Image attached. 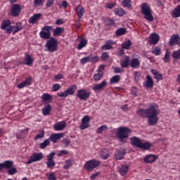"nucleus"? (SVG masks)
I'll return each instance as SVG.
<instances>
[{"instance_id": "obj_1", "label": "nucleus", "mask_w": 180, "mask_h": 180, "mask_svg": "<svg viewBox=\"0 0 180 180\" xmlns=\"http://www.w3.org/2000/svg\"><path fill=\"white\" fill-rule=\"evenodd\" d=\"M136 113L142 118H148V124L155 126L158 122V105L155 103H152L147 109L139 108Z\"/></svg>"}, {"instance_id": "obj_2", "label": "nucleus", "mask_w": 180, "mask_h": 180, "mask_svg": "<svg viewBox=\"0 0 180 180\" xmlns=\"http://www.w3.org/2000/svg\"><path fill=\"white\" fill-rule=\"evenodd\" d=\"M132 130L127 127H121L117 129L116 136L118 138V141L120 143H126L128 141V138Z\"/></svg>"}, {"instance_id": "obj_3", "label": "nucleus", "mask_w": 180, "mask_h": 180, "mask_svg": "<svg viewBox=\"0 0 180 180\" xmlns=\"http://www.w3.org/2000/svg\"><path fill=\"white\" fill-rule=\"evenodd\" d=\"M141 11L143 14V18L148 20V22H153L154 20L151 8L147 3L142 4Z\"/></svg>"}, {"instance_id": "obj_4", "label": "nucleus", "mask_w": 180, "mask_h": 180, "mask_svg": "<svg viewBox=\"0 0 180 180\" xmlns=\"http://www.w3.org/2000/svg\"><path fill=\"white\" fill-rule=\"evenodd\" d=\"M101 165V162L98 160L93 159L87 161L84 164V169L88 172H91L94 169Z\"/></svg>"}, {"instance_id": "obj_5", "label": "nucleus", "mask_w": 180, "mask_h": 180, "mask_svg": "<svg viewBox=\"0 0 180 180\" xmlns=\"http://www.w3.org/2000/svg\"><path fill=\"white\" fill-rule=\"evenodd\" d=\"M52 30L53 27L51 26H44L39 33L40 37L43 39H50L51 36Z\"/></svg>"}, {"instance_id": "obj_6", "label": "nucleus", "mask_w": 180, "mask_h": 180, "mask_svg": "<svg viewBox=\"0 0 180 180\" xmlns=\"http://www.w3.org/2000/svg\"><path fill=\"white\" fill-rule=\"evenodd\" d=\"M46 48L48 49L49 51L53 53L58 49V42L57 41L53 38H51L50 40H49L46 44Z\"/></svg>"}, {"instance_id": "obj_7", "label": "nucleus", "mask_w": 180, "mask_h": 180, "mask_svg": "<svg viewBox=\"0 0 180 180\" xmlns=\"http://www.w3.org/2000/svg\"><path fill=\"white\" fill-rule=\"evenodd\" d=\"M77 89V86L76 85H72L70 86L67 91L58 93L57 95L60 98H66L68 96V95L72 96L75 94Z\"/></svg>"}, {"instance_id": "obj_8", "label": "nucleus", "mask_w": 180, "mask_h": 180, "mask_svg": "<svg viewBox=\"0 0 180 180\" xmlns=\"http://www.w3.org/2000/svg\"><path fill=\"white\" fill-rule=\"evenodd\" d=\"M91 93L86 89H80L77 91V96L82 101H86L91 96Z\"/></svg>"}, {"instance_id": "obj_9", "label": "nucleus", "mask_w": 180, "mask_h": 180, "mask_svg": "<svg viewBox=\"0 0 180 180\" xmlns=\"http://www.w3.org/2000/svg\"><path fill=\"white\" fill-rule=\"evenodd\" d=\"M56 155L55 152L51 153L49 155L46 156L47 162H46V167L49 169H53L56 166V162L53 160V157Z\"/></svg>"}, {"instance_id": "obj_10", "label": "nucleus", "mask_w": 180, "mask_h": 180, "mask_svg": "<svg viewBox=\"0 0 180 180\" xmlns=\"http://www.w3.org/2000/svg\"><path fill=\"white\" fill-rule=\"evenodd\" d=\"M22 30V23L18 22L15 26H10L6 30L7 34H11L13 32V34H15V33L18 32L19 31Z\"/></svg>"}, {"instance_id": "obj_11", "label": "nucleus", "mask_w": 180, "mask_h": 180, "mask_svg": "<svg viewBox=\"0 0 180 180\" xmlns=\"http://www.w3.org/2000/svg\"><path fill=\"white\" fill-rule=\"evenodd\" d=\"M42 158L43 154L41 153H34L32 155L30 156L26 164L30 165L34 162L39 161L42 159Z\"/></svg>"}, {"instance_id": "obj_12", "label": "nucleus", "mask_w": 180, "mask_h": 180, "mask_svg": "<svg viewBox=\"0 0 180 180\" xmlns=\"http://www.w3.org/2000/svg\"><path fill=\"white\" fill-rule=\"evenodd\" d=\"M21 11V7L19 4H13L11 6L10 13L13 18H16L20 15Z\"/></svg>"}, {"instance_id": "obj_13", "label": "nucleus", "mask_w": 180, "mask_h": 180, "mask_svg": "<svg viewBox=\"0 0 180 180\" xmlns=\"http://www.w3.org/2000/svg\"><path fill=\"white\" fill-rule=\"evenodd\" d=\"M116 44V41H113V40H107L105 42V45H103L102 47H101V50L103 51H108V50H112L113 49V45H115Z\"/></svg>"}, {"instance_id": "obj_14", "label": "nucleus", "mask_w": 180, "mask_h": 180, "mask_svg": "<svg viewBox=\"0 0 180 180\" xmlns=\"http://www.w3.org/2000/svg\"><path fill=\"white\" fill-rule=\"evenodd\" d=\"M160 40V36L156 33H153L149 35V40H148V43L152 45H156Z\"/></svg>"}, {"instance_id": "obj_15", "label": "nucleus", "mask_w": 180, "mask_h": 180, "mask_svg": "<svg viewBox=\"0 0 180 180\" xmlns=\"http://www.w3.org/2000/svg\"><path fill=\"white\" fill-rule=\"evenodd\" d=\"M180 43V37L179 34H173L172 37H170V40L169 41V45L170 46H174V44H179Z\"/></svg>"}, {"instance_id": "obj_16", "label": "nucleus", "mask_w": 180, "mask_h": 180, "mask_svg": "<svg viewBox=\"0 0 180 180\" xmlns=\"http://www.w3.org/2000/svg\"><path fill=\"white\" fill-rule=\"evenodd\" d=\"M107 85V82L104 80L100 84H95L93 90L96 92L102 91Z\"/></svg>"}, {"instance_id": "obj_17", "label": "nucleus", "mask_w": 180, "mask_h": 180, "mask_svg": "<svg viewBox=\"0 0 180 180\" xmlns=\"http://www.w3.org/2000/svg\"><path fill=\"white\" fill-rule=\"evenodd\" d=\"M154 86V82L150 75L146 76V82L143 83V87L146 89L153 88Z\"/></svg>"}, {"instance_id": "obj_18", "label": "nucleus", "mask_w": 180, "mask_h": 180, "mask_svg": "<svg viewBox=\"0 0 180 180\" xmlns=\"http://www.w3.org/2000/svg\"><path fill=\"white\" fill-rule=\"evenodd\" d=\"M91 119L89 116L86 115L84 117V118L82 120V124L80 126V129L84 130L89 127L88 123L90 122Z\"/></svg>"}, {"instance_id": "obj_19", "label": "nucleus", "mask_w": 180, "mask_h": 180, "mask_svg": "<svg viewBox=\"0 0 180 180\" xmlns=\"http://www.w3.org/2000/svg\"><path fill=\"white\" fill-rule=\"evenodd\" d=\"M105 25L107 30L112 29L115 26V22L110 18H106L105 20Z\"/></svg>"}, {"instance_id": "obj_20", "label": "nucleus", "mask_w": 180, "mask_h": 180, "mask_svg": "<svg viewBox=\"0 0 180 180\" xmlns=\"http://www.w3.org/2000/svg\"><path fill=\"white\" fill-rule=\"evenodd\" d=\"M157 155L152 154L148 155L146 157L143 158V162H145V163H153L157 160Z\"/></svg>"}, {"instance_id": "obj_21", "label": "nucleus", "mask_w": 180, "mask_h": 180, "mask_svg": "<svg viewBox=\"0 0 180 180\" xmlns=\"http://www.w3.org/2000/svg\"><path fill=\"white\" fill-rule=\"evenodd\" d=\"M129 167L127 164L122 165L118 167L119 172L122 176H125L128 171H129Z\"/></svg>"}, {"instance_id": "obj_22", "label": "nucleus", "mask_w": 180, "mask_h": 180, "mask_svg": "<svg viewBox=\"0 0 180 180\" xmlns=\"http://www.w3.org/2000/svg\"><path fill=\"white\" fill-rule=\"evenodd\" d=\"M53 127L56 131H62L66 127V122L64 121L58 122L54 124Z\"/></svg>"}, {"instance_id": "obj_23", "label": "nucleus", "mask_w": 180, "mask_h": 180, "mask_svg": "<svg viewBox=\"0 0 180 180\" xmlns=\"http://www.w3.org/2000/svg\"><path fill=\"white\" fill-rule=\"evenodd\" d=\"M13 165V162L10 160H6L4 163H0V172L4 168H6L8 169L11 168Z\"/></svg>"}, {"instance_id": "obj_24", "label": "nucleus", "mask_w": 180, "mask_h": 180, "mask_svg": "<svg viewBox=\"0 0 180 180\" xmlns=\"http://www.w3.org/2000/svg\"><path fill=\"white\" fill-rule=\"evenodd\" d=\"M34 60L29 54H25V57L24 58L23 65H27L29 66H32L33 64Z\"/></svg>"}, {"instance_id": "obj_25", "label": "nucleus", "mask_w": 180, "mask_h": 180, "mask_svg": "<svg viewBox=\"0 0 180 180\" xmlns=\"http://www.w3.org/2000/svg\"><path fill=\"white\" fill-rule=\"evenodd\" d=\"M61 137H63V134H56L53 133L50 136L49 139V141H51L52 142L57 143V141L59 140Z\"/></svg>"}, {"instance_id": "obj_26", "label": "nucleus", "mask_w": 180, "mask_h": 180, "mask_svg": "<svg viewBox=\"0 0 180 180\" xmlns=\"http://www.w3.org/2000/svg\"><path fill=\"white\" fill-rule=\"evenodd\" d=\"M41 13H37V14H34L33 16H32L28 22L30 23V24H35L39 19L41 17Z\"/></svg>"}, {"instance_id": "obj_27", "label": "nucleus", "mask_w": 180, "mask_h": 180, "mask_svg": "<svg viewBox=\"0 0 180 180\" xmlns=\"http://www.w3.org/2000/svg\"><path fill=\"white\" fill-rule=\"evenodd\" d=\"M131 143L134 146H136L137 148H140V145L141 144V140L136 136H133L131 138Z\"/></svg>"}, {"instance_id": "obj_28", "label": "nucleus", "mask_w": 180, "mask_h": 180, "mask_svg": "<svg viewBox=\"0 0 180 180\" xmlns=\"http://www.w3.org/2000/svg\"><path fill=\"white\" fill-rule=\"evenodd\" d=\"M120 65L122 68H127L130 65V58L129 56H126L125 58L121 60Z\"/></svg>"}, {"instance_id": "obj_29", "label": "nucleus", "mask_w": 180, "mask_h": 180, "mask_svg": "<svg viewBox=\"0 0 180 180\" xmlns=\"http://www.w3.org/2000/svg\"><path fill=\"white\" fill-rule=\"evenodd\" d=\"M125 154H126V150L123 149L120 150H117L115 155L116 159L118 160H120L124 157Z\"/></svg>"}, {"instance_id": "obj_30", "label": "nucleus", "mask_w": 180, "mask_h": 180, "mask_svg": "<svg viewBox=\"0 0 180 180\" xmlns=\"http://www.w3.org/2000/svg\"><path fill=\"white\" fill-rule=\"evenodd\" d=\"M172 17L178 18L180 17V5H177L173 11H172Z\"/></svg>"}, {"instance_id": "obj_31", "label": "nucleus", "mask_w": 180, "mask_h": 180, "mask_svg": "<svg viewBox=\"0 0 180 180\" xmlns=\"http://www.w3.org/2000/svg\"><path fill=\"white\" fill-rule=\"evenodd\" d=\"M150 72L153 74V77L155 79H156L158 81L162 80L163 75L161 73H159L157 70H150Z\"/></svg>"}, {"instance_id": "obj_32", "label": "nucleus", "mask_w": 180, "mask_h": 180, "mask_svg": "<svg viewBox=\"0 0 180 180\" xmlns=\"http://www.w3.org/2000/svg\"><path fill=\"white\" fill-rule=\"evenodd\" d=\"M88 44V41L85 38H82L80 40V42L79 45L77 46V49L79 51L82 50L83 48H84Z\"/></svg>"}, {"instance_id": "obj_33", "label": "nucleus", "mask_w": 180, "mask_h": 180, "mask_svg": "<svg viewBox=\"0 0 180 180\" xmlns=\"http://www.w3.org/2000/svg\"><path fill=\"white\" fill-rule=\"evenodd\" d=\"M52 31L54 37H58L64 32V29L62 27H56V29L53 28Z\"/></svg>"}, {"instance_id": "obj_34", "label": "nucleus", "mask_w": 180, "mask_h": 180, "mask_svg": "<svg viewBox=\"0 0 180 180\" xmlns=\"http://www.w3.org/2000/svg\"><path fill=\"white\" fill-rule=\"evenodd\" d=\"M11 20H4L2 22V23H1V30H7L6 28H7V27L8 28L10 26H11Z\"/></svg>"}, {"instance_id": "obj_35", "label": "nucleus", "mask_w": 180, "mask_h": 180, "mask_svg": "<svg viewBox=\"0 0 180 180\" xmlns=\"http://www.w3.org/2000/svg\"><path fill=\"white\" fill-rule=\"evenodd\" d=\"M114 13L116 15H119L120 17H122L126 14V11L122 8H115L114 10Z\"/></svg>"}, {"instance_id": "obj_36", "label": "nucleus", "mask_w": 180, "mask_h": 180, "mask_svg": "<svg viewBox=\"0 0 180 180\" xmlns=\"http://www.w3.org/2000/svg\"><path fill=\"white\" fill-rule=\"evenodd\" d=\"M152 146H153L152 143L149 142H146V143L141 142L139 148L143 149V150H149Z\"/></svg>"}, {"instance_id": "obj_37", "label": "nucleus", "mask_w": 180, "mask_h": 180, "mask_svg": "<svg viewBox=\"0 0 180 180\" xmlns=\"http://www.w3.org/2000/svg\"><path fill=\"white\" fill-rule=\"evenodd\" d=\"M76 12L79 18H82L84 16V13H85L84 8L82 6H78L76 8Z\"/></svg>"}, {"instance_id": "obj_38", "label": "nucleus", "mask_w": 180, "mask_h": 180, "mask_svg": "<svg viewBox=\"0 0 180 180\" xmlns=\"http://www.w3.org/2000/svg\"><path fill=\"white\" fill-rule=\"evenodd\" d=\"M103 77V72L101 70H98L97 71V73L94 75V78L95 81L101 80Z\"/></svg>"}, {"instance_id": "obj_39", "label": "nucleus", "mask_w": 180, "mask_h": 180, "mask_svg": "<svg viewBox=\"0 0 180 180\" xmlns=\"http://www.w3.org/2000/svg\"><path fill=\"white\" fill-rule=\"evenodd\" d=\"M51 111V105L48 104L42 109L44 115H49Z\"/></svg>"}, {"instance_id": "obj_40", "label": "nucleus", "mask_w": 180, "mask_h": 180, "mask_svg": "<svg viewBox=\"0 0 180 180\" xmlns=\"http://www.w3.org/2000/svg\"><path fill=\"white\" fill-rule=\"evenodd\" d=\"M126 34H127V30L124 27L118 29L115 32V34L117 37H120Z\"/></svg>"}, {"instance_id": "obj_41", "label": "nucleus", "mask_w": 180, "mask_h": 180, "mask_svg": "<svg viewBox=\"0 0 180 180\" xmlns=\"http://www.w3.org/2000/svg\"><path fill=\"white\" fill-rule=\"evenodd\" d=\"M130 65L133 68H136L137 67H139L140 65V61L139 60L138 58H134L131 60Z\"/></svg>"}, {"instance_id": "obj_42", "label": "nucleus", "mask_w": 180, "mask_h": 180, "mask_svg": "<svg viewBox=\"0 0 180 180\" xmlns=\"http://www.w3.org/2000/svg\"><path fill=\"white\" fill-rule=\"evenodd\" d=\"M122 6L124 8H130L131 7V0H123L122 2Z\"/></svg>"}, {"instance_id": "obj_43", "label": "nucleus", "mask_w": 180, "mask_h": 180, "mask_svg": "<svg viewBox=\"0 0 180 180\" xmlns=\"http://www.w3.org/2000/svg\"><path fill=\"white\" fill-rule=\"evenodd\" d=\"M170 56H171V53L168 50L166 51V53H165V57H163V61L166 63H169Z\"/></svg>"}, {"instance_id": "obj_44", "label": "nucleus", "mask_w": 180, "mask_h": 180, "mask_svg": "<svg viewBox=\"0 0 180 180\" xmlns=\"http://www.w3.org/2000/svg\"><path fill=\"white\" fill-rule=\"evenodd\" d=\"M52 98V96L49 94H44L41 96V100L43 102L51 101Z\"/></svg>"}, {"instance_id": "obj_45", "label": "nucleus", "mask_w": 180, "mask_h": 180, "mask_svg": "<svg viewBox=\"0 0 180 180\" xmlns=\"http://www.w3.org/2000/svg\"><path fill=\"white\" fill-rule=\"evenodd\" d=\"M120 81V77L119 75H115L110 79V83L114 84L118 83Z\"/></svg>"}, {"instance_id": "obj_46", "label": "nucleus", "mask_w": 180, "mask_h": 180, "mask_svg": "<svg viewBox=\"0 0 180 180\" xmlns=\"http://www.w3.org/2000/svg\"><path fill=\"white\" fill-rule=\"evenodd\" d=\"M73 162L74 161L72 159L67 160L63 168L65 169H68L73 165Z\"/></svg>"}, {"instance_id": "obj_47", "label": "nucleus", "mask_w": 180, "mask_h": 180, "mask_svg": "<svg viewBox=\"0 0 180 180\" xmlns=\"http://www.w3.org/2000/svg\"><path fill=\"white\" fill-rule=\"evenodd\" d=\"M131 44H132L131 41V40H128V41H124V42L122 44V48H123L124 49L128 50V49H129V48H130V46H131Z\"/></svg>"}, {"instance_id": "obj_48", "label": "nucleus", "mask_w": 180, "mask_h": 180, "mask_svg": "<svg viewBox=\"0 0 180 180\" xmlns=\"http://www.w3.org/2000/svg\"><path fill=\"white\" fill-rule=\"evenodd\" d=\"M152 53L155 56H160L161 54V49L158 46L152 48Z\"/></svg>"}, {"instance_id": "obj_49", "label": "nucleus", "mask_w": 180, "mask_h": 180, "mask_svg": "<svg viewBox=\"0 0 180 180\" xmlns=\"http://www.w3.org/2000/svg\"><path fill=\"white\" fill-rule=\"evenodd\" d=\"M45 134V131L44 130H39V134H37L35 137H34V140L37 141L39 139H42L44 138Z\"/></svg>"}, {"instance_id": "obj_50", "label": "nucleus", "mask_w": 180, "mask_h": 180, "mask_svg": "<svg viewBox=\"0 0 180 180\" xmlns=\"http://www.w3.org/2000/svg\"><path fill=\"white\" fill-rule=\"evenodd\" d=\"M172 57H173L174 59H179L180 58V49L177 51H174L173 52V54L172 55Z\"/></svg>"}, {"instance_id": "obj_51", "label": "nucleus", "mask_w": 180, "mask_h": 180, "mask_svg": "<svg viewBox=\"0 0 180 180\" xmlns=\"http://www.w3.org/2000/svg\"><path fill=\"white\" fill-rule=\"evenodd\" d=\"M50 145V141L49 139L45 140L43 143L39 144V146L41 149L45 148L47 146Z\"/></svg>"}, {"instance_id": "obj_52", "label": "nucleus", "mask_w": 180, "mask_h": 180, "mask_svg": "<svg viewBox=\"0 0 180 180\" xmlns=\"http://www.w3.org/2000/svg\"><path fill=\"white\" fill-rule=\"evenodd\" d=\"M24 84L25 86H30L32 83V78L31 77H29L28 78L26 79L25 82H22Z\"/></svg>"}, {"instance_id": "obj_53", "label": "nucleus", "mask_w": 180, "mask_h": 180, "mask_svg": "<svg viewBox=\"0 0 180 180\" xmlns=\"http://www.w3.org/2000/svg\"><path fill=\"white\" fill-rule=\"evenodd\" d=\"M108 127H107V125H102L101 127H98L96 130V132L98 134H101L103 131L108 129Z\"/></svg>"}, {"instance_id": "obj_54", "label": "nucleus", "mask_w": 180, "mask_h": 180, "mask_svg": "<svg viewBox=\"0 0 180 180\" xmlns=\"http://www.w3.org/2000/svg\"><path fill=\"white\" fill-rule=\"evenodd\" d=\"M46 176L48 177L49 180H56V176L54 172L46 174Z\"/></svg>"}, {"instance_id": "obj_55", "label": "nucleus", "mask_w": 180, "mask_h": 180, "mask_svg": "<svg viewBox=\"0 0 180 180\" xmlns=\"http://www.w3.org/2000/svg\"><path fill=\"white\" fill-rule=\"evenodd\" d=\"M117 6L116 2L108 3L105 5V8L108 9H112Z\"/></svg>"}, {"instance_id": "obj_56", "label": "nucleus", "mask_w": 180, "mask_h": 180, "mask_svg": "<svg viewBox=\"0 0 180 180\" xmlns=\"http://www.w3.org/2000/svg\"><path fill=\"white\" fill-rule=\"evenodd\" d=\"M17 172V169H16V168H15V167H11V168H9V169H8V174H10V175H13V174H15V173Z\"/></svg>"}, {"instance_id": "obj_57", "label": "nucleus", "mask_w": 180, "mask_h": 180, "mask_svg": "<svg viewBox=\"0 0 180 180\" xmlns=\"http://www.w3.org/2000/svg\"><path fill=\"white\" fill-rule=\"evenodd\" d=\"M110 58L108 53L107 52H104L102 53L101 58L102 60L105 61L107 59Z\"/></svg>"}, {"instance_id": "obj_58", "label": "nucleus", "mask_w": 180, "mask_h": 180, "mask_svg": "<svg viewBox=\"0 0 180 180\" xmlns=\"http://www.w3.org/2000/svg\"><path fill=\"white\" fill-rule=\"evenodd\" d=\"M60 85L59 84H54L52 86V91H57L60 89Z\"/></svg>"}, {"instance_id": "obj_59", "label": "nucleus", "mask_w": 180, "mask_h": 180, "mask_svg": "<svg viewBox=\"0 0 180 180\" xmlns=\"http://www.w3.org/2000/svg\"><path fill=\"white\" fill-rule=\"evenodd\" d=\"M104 150H105V149H104V150H102V153H101V158H102L103 160H107V159L109 158V153H108L105 154V153H103Z\"/></svg>"}, {"instance_id": "obj_60", "label": "nucleus", "mask_w": 180, "mask_h": 180, "mask_svg": "<svg viewBox=\"0 0 180 180\" xmlns=\"http://www.w3.org/2000/svg\"><path fill=\"white\" fill-rule=\"evenodd\" d=\"M88 62H90V56H88V57H85V58H83L82 60H81V63L82 64H85Z\"/></svg>"}, {"instance_id": "obj_61", "label": "nucleus", "mask_w": 180, "mask_h": 180, "mask_svg": "<svg viewBox=\"0 0 180 180\" xmlns=\"http://www.w3.org/2000/svg\"><path fill=\"white\" fill-rule=\"evenodd\" d=\"M124 72V70L123 69L120 68L116 67V68H114V72L115 73H122Z\"/></svg>"}, {"instance_id": "obj_62", "label": "nucleus", "mask_w": 180, "mask_h": 180, "mask_svg": "<svg viewBox=\"0 0 180 180\" xmlns=\"http://www.w3.org/2000/svg\"><path fill=\"white\" fill-rule=\"evenodd\" d=\"M34 4L37 6H43V0H34Z\"/></svg>"}, {"instance_id": "obj_63", "label": "nucleus", "mask_w": 180, "mask_h": 180, "mask_svg": "<svg viewBox=\"0 0 180 180\" xmlns=\"http://www.w3.org/2000/svg\"><path fill=\"white\" fill-rule=\"evenodd\" d=\"M54 4V0H48L46 4L47 8H50Z\"/></svg>"}, {"instance_id": "obj_64", "label": "nucleus", "mask_w": 180, "mask_h": 180, "mask_svg": "<svg viewBox=\"0 0 180 180\" xmlns=\"http://www.w3.org/2000/svg\"><path fill=\"white\" fill-rule=\"evenodd\" d=\"M89 57H90V62L96 63L98 61V57L97 56L94 57H91V56H89Z\"/></svg>"}]
</instances>
